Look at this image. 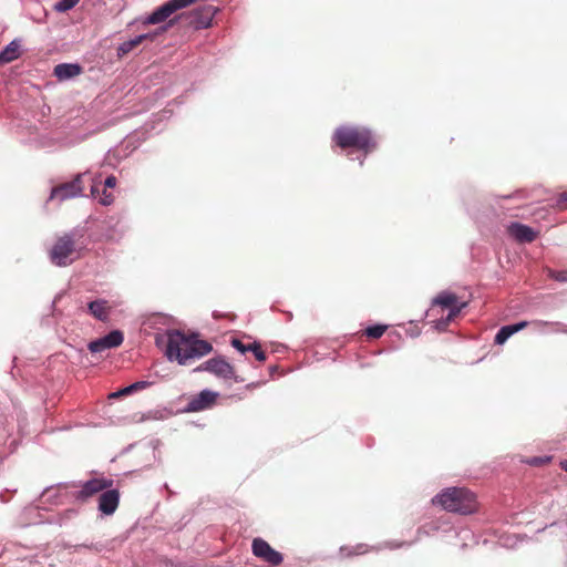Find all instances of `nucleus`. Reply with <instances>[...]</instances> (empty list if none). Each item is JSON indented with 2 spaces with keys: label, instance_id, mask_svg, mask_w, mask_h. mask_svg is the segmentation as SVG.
Masks as SVG:
<instances>
[{
  "label": "nucleus",
  "instance_id": "4",
  "mask_svg": "<svg viewBox=\"0 0 567 567\" xmlns=\"http://www.w3.org/2000/svg\"><path fill=\"white\" fill-rule=\"evenodd\" d=\"M79 257L80 249L71 234L59 237L50 250L51 261L60 267L70 265Z\"/></svg>",
  "mask_w": 567,
  "mask_h": 567
},
{
  "label": "nucleus",
  "instance_id": "31",
  "mask_svg": "<svg viewBox=\"0 0 567 567\" xmlns=\"http://www.w3.org/2000/svg\"><path fill=\"white\" fill-rule=\"evenodd\" d=\"M150 385H151V383L147 381H137L130 385V390H132V392H135L137 390L146 389Z\"/></svg>",
  "mask_w": 567,
  "mask_h": 567
},
{
  "label": "nucleus",
  "instance_id": "27",
  "mask_svg": "<svg viewBox=\"0 0 567 567\" xmlns=\"http://www.w3.org/2000/svg\"><path fill=\"white\" fill-rule=\"evenodd\" d=\"M548 277L560 282H567V269L560 271L548 269Z\"/></svg>",
  "mask_w": 567,
  "mask_h": 567
},
{
  "label": "nucleus",
  "instance_id": "15",
  "mask_svg": "<svg viewBox=\"0 0 567 567\" xmlns=\"http://www.w3.org/2000/svg\"><path fill=\"white\" fill-rule=\"evenodd\" d=\"M527 326H528L527 321H520L515 324H508V326L502 327L495 336V340H494L495 343L496 344L505 343L511 336L523 330Z\"/></svg>",
  "mask_w": 567,
  "mask_h": 567
},
{
  "label": "nucleus",
  "instance_id": "14",
  "mask_svg": "<svg viewBox=\"0 0 567 567\" xmlns=\"http://www.w3.org/2000/svg\"><path fill=\"white\" fill-rule=\"evenodd\" d=\"M82 72V66L76 63H61L55 65L53 70L54 76L60 81L72 79Z\"/></svg>",
  "mask_w": 567,
  "mask_h": 567
},
{
  "label": "nucleus",
  "instance_id": "23",
  "mask_svg": "<svg viewBox=\"0 0 567 567\" xmlns=\"http://www.w3.org/2000/svg\"><path fill=\"white\" fill-rule=\"evenodd\" d=\"M467 306V302L466 301H461L458 302L457 305L453 306L452 308H449L450 309V312L445 319V324H447L449 322L453 321L457 316L458 313Z\"/></svg>",
  "mask_w": 567,
  "mask_h": 567
},
{
  "label": "nucleus",
  "instance_id": "6",
  "mask_svg": "<svg viewBox=\"0 0 567 567\" xmlns=\"http://www.w3.org/2000/svg\"><path fill=\"white\" fill-rule=\"evenodd\" d=\"M217 12L218 8L212 4L202 6L187 14V18L189 19L188 23L195 30L210 28L213 19Z\"/></svg>",
  "mask_w": 567,
  "mask_h": 567
},
{
  "label": "nucleus",
  "instance_id": "25",
  "mask_svg": "<svg viewBox=\"0 0 567 567\" xmlns=\"http://www.w3.org/2000/svg\"><path fill=\"white\" fill-rule=\"evenodd\" d=\"M106 349H109V347H106V343L104 342L103 338L94 340V341H91L89 343V350L91 352H93V353L102 352V351H104Z\"/></svg>",
  "mask_w": 567,
  "mask_h": 567
},
{
  "label": "nucleus",
  "instance_id": "30",
  "mask_svg": "<svg viewBox=\"0 0 567 567\" xmlns=\"http://www.w3.org/2000/svg\"><path fill=\"white\" fill-rule=\"evenodd\" d=\"M550 461V457H532L527 461L528 464L533 466H540L547 464Z\"/></svg>",
  "mask_w": 567,
  "mask_h": 567
},
{
  "label": "nucleus",
  "instance_id": "24",
  "mask_svg": "<svg viewBox=\"0 0 567 567\" xmlns=\"http://www.w3.org/2000/svg\"><path fill=\"white\" fill-rule=\"evenodd\" d=\"M249 352H252L254 357L259 362H265L267 360V355H266L265 351L261 349L260 343H258L256 341L251 342V349Z\"/></svg>",
  "mask_w": 567,
  "mask_h": 567
},
{
  "label": "nucleus",
  "instance_id": "12",
  "mask_svg": "<svg viewBox=\"0 0 567 567\" xmlns=\"http://www.w3.org/2000/svg\"><path fill=\"white\" fill-rule=\"evenodd\" d=\"M507 231L518 243H533L537 238V233L532 227L519 223H512Z\"/></svg>",
  "mask_w": 567,
  "mask_h": 567
},
{
  "label": "nucleus",
  "instance_id": "20",
  "mask_svg": "<svg viewBox=\"0 0 567 567\" xmlns=\"http://www.w3.org/2000/svg\"><path fill=\"white\" fill-rule=\"evenodd\" d=\"M365 546L364 545H358L355 547H347V546H342L340 549H339V555L341 558H350L354 555H360V554H363L365 551Z\"/></svg>",
  "mask_w": 567,
  "mask_h": 567
},
{
  "label": "nucleus",
  "instance_id": "3",
  "mask_svg": "<svg viewBox=\"0 0 567 567\" xmlns=\"http://www.w3.org/2000/svg\"><path fill=\"white\" fill-rule=\"evenodd\" d=\"M332 143L342 148H355L369 153L375 148L370 130L362 126L342 125L334 130Z\"/></svg>",
  "mask_w": 567,
  "mask_h": 567
},
{
  "label": "nucleus",
  "instance_id": "7",
  "mask_svg": "<svg viewBox=\"0 0 567 567\" xmlns=\"http://www.w3.org/2000/svg\"><path fill=\"white\" fill-rule=\"evenodd\" d=\"M252 554L271 566H279L284 557L281 553L275 550L262 538H255L251 544Z\"/></svg>",
  "mask_w": 567,
  "mask_h": 567
},
{
  "label": "nucleus",
  "instance_id": "5",
  "mask_svg": "<svg viewBox=\"0 0 567 567\" xmlns=\"http://www.w3.org/2000/svg\"><path fill=\"white\" fill-rule=\"evenodd\" d=\"M83 174H78L71 182L62 183L52 188L50 198H58L63 202L79 195H82L84 185L82 182Z\"/></svg>",
  "mask_w": 567,
  "mask_h": 567
},
{
  "label": "nucleus",
  "instance_id": "2",
  "mask_svg": "<svg viewBox=\"0 0 567 567\" xmlns=\"http://www.w3.org/2000/svg\"><path fill=\"white\" fill-rule=\"evenodd\" d=\"M434 505H440L444 511L461 515H470L478 511L476 495L466 487H447L433 499Z\"/></svg>",
  "mask_w": 567,
  "mask_h": 567
},
{
  "label": "nucleus",
  "instance_id": "17",
  "mask_svg": "<svg viewBox=\"0 0 567 567\" xmlns=\"http://www.w3.org/2000/svg\"><path fill=\"white\" fill-rule=\"evenodd\" d=\"M19 56L20 44L17 40H13L0 52V64L10 63Z\"/></svg>",
  "mask_w": 567,
  "mask_h": 567
},
{
  "label": "nucleus",
  "instance_id": "13",
  "mask_svg": "<svg viewBox=\"0 0 567 567\" xmlns=\"http://www.w3.org/2000/svg\"><path fill=\"white\" fill-rule=\"evenodd\" d=\"M89 313L100 321H107L112 306L105 299H97L87 305Z\"/></svg>",
  "mask_w": 567,
  "mask_h": 567
},
{
  "label": "nucleus",
  "instance_id": "37",
  "mask_svg": "<svg viewBox=\"0 0 567 567\" xmlns=\"http://www.w3.org/2000/svg\"><path fill=\"white\" fill-rule=\"evenodd\" d=\"M537 323H538V324H548V322H547V321H538Z\"/></svg>",
  "mask_w": 567,
  "mask_h": 567
},
{
  "label": "nucleus",
  "instance_id": "29",
  "mask_svg": "<svg viewBox=\"0 0 567 567\" xmlns=\"http://www.w3.org/2000/svg\"><path fill=\"white\" fill-rule=\"evenodd\" d=\"M556 208L559 210L567 209V193H561L555 204Z\"/></svg>",
  "mask_w": 567,
  "mask_h": 567
},
{
  "label": "nucleus",
  "instance_id": "19",
  "mask_svg": "<svg viewBox=\"0 0 567 567\" xmlns=\"http://www.w3.org/2000/svg\"><path fill=\"white\" fill-rule=\"evenodd\" d=\"M104 342L109 349L120 347L124 340L123 333L118 330L111 331L109 334L103 337Z\"/></svg>",
  "mask_w": 567,
  "mask_h": 567
},
{
  "label": "nucleus",
  "instance_id": "16",
  "mask_svg": "<svg viewBox=\"0 0 567 567\" xmlns=\"http://www.w3.org/2000/svg\"><path fill=\"white\" fill-rule=\"evenodd\" d=\"M154 37H155V34L145 33V34H140V35L135 37L134 39L123 42L118 47V55L122 56V55L130 53L133 49H135L141 43H143V41L153 40Z\"/></svg>",
  "mask_w": 567,
  "mask_h": 567
},
{
  "label": "nucleus",
  "instance_id": "9",
  "mask_svg": "<svg viewBox=\"0 0 567 567\" xmlns=\"http://www.w3.org/2000/svg\"><path fill=\"white\" fill-rule=\"evenodd\" d=\"M218 393L210 390H203L188 400L186 411L199 412L213 408L216 404Z\"/></svg>",
  "mask_w": 567,
  "mask_h": 567
},
{
  "label": "nucleus",
  "instance_id": "10",
  "mask_svg": "<svg viewBox=\"0 0 567 567\" xmlns=\"http://www.w3.org/2000/svg\"><path fill=\"white\" fill-rule=\"evenodd\" d=\"M113 486L112 480L106 478H92L85 482L81 489L76 493L75 497L80 501H86L100 492H104Z\"/></svg>",
  "mask_w": 567,
  "mask_h": 567
},
{
  "label": "nucleus",
  "instance_id": "33",
  "mask_svg": "<svg viewBox=\"0 0 567 567\" xmlns=\"http://www.w3.org/2000/svg\"><path fill=\"white\" fill-rule=\"evenodd\" d=\"M131 393H133V392H132V390H130V385H128V386L122 389L118 392L112 393L111 396L112 398H117V396L127 395V394H131Z\"/></svg>",
  "mask_w": 567,
  "mask_h": 567
},
{
  "label": "nucleus",
  "instance_id": "36",
  "mask_svg": "<svg viewBox=\"0 0 567 567\" xmlns=\"http://www.w3.org/2000/svg\"><path fill=\"white\" fill-rule=\"evenodd\" d=\"M560 467H561L564 471H566V472H567V461H563V462L560 463Z\"/></svg>",
  "mask_w": 567,
  "mask_h": 567
},
{
  "label": "nucleus",
  "instance_id": "11",
  "mask_svg": "<svg viewBox=\"0 0 567 567\" xmlns=\"http://www.w3.org/2000/svg\"><path fill=\"white\" fill-rule=\"evenodd\" d=\"M120 503L117 489L107 488L99 497V509L105 515H112Z\"/></svg>",
  "mask_w": 567,
  "mask_h": 567
},
{
  "label": "nucleus",
  "instance_id": "34",
  "mask_svg": "<svg viewBox=\"0 0 567 567\" xmlns=\"http://www.w3.org/2000/svg\"><path fill=\"white\" fill-rule=\"evenodd\" d=\"M91 194L92 196H97L100 194V189L97 186L93 185L92 188H91Z\"/></svg>",
  "mask_w": 567,
  "mask_h": 567
},
{
  "label": "nucleus",
  "instance_id": "35",
  "mask_svg": "<svg viewBox=\"0 0 567 567\" xmlns=\"http://www.w3.org/2000/svg\"><path fill=\"white\" fill-rule=\"evenodd\" d=\"M174 22H175L174 19L169 20L167 23V27L163 28V30L166 31L168 27H172L174 24Z\"/></svg>",
  "mask_w": 567,
  "mask_h": 567
},
{
  "label": "nucleus",
  "instance_id": "32",
  "mask_svg": "<svg viewBox=\"0 0 567 567\" xmlns=\"http://www.w3.org/2000/svg\"><path fill=\"white\" fill-rule=\"evenodd\" d=\"M115 186H116V177L113 175L106 177V179L104 182V187L105 188H114Z\"/></svg>",
  "mask_w": 567,
  "mask_h": 567
},
{
  "label": "nucleus",
  "instance_id": "28",
  "mask_svg": "<svg viewBox=\"0 0 567 567\" xmlns=\"http://www.w3.org/2000/svg\"><path fill=\"white\" fill-rule=\"evenodd\" d=\"M114 200V196L111 192L107 190V188H103L101 196H100V203L104 206L111 205Z\"/></svg>",
  "mask_w": 567,
  "mask_h": 567
},
{
  "label": "nucleus",
  "instance_id": "1",
  "mask_svg": "<svg viewBox=\"0 0 567 567\" xmlns=\"http://www.w3.org/2000/svg\"><path fill=\"white\" fill-rule=\"evenodd\" d=\"M156 344L165 348V355L169 361H177L185 365L189 360L202 358L212 352L213 346L205 340L187 337L178 330H168L156 336Z\"/></svg>",
  "mask_w": 567,
  "mask_h": 567
},
{
  "label": "nucleus",
  "instance_id": "21",
  "mask_svg": "<svg viewBox=\"0 0 567 567\" xmlns=\"http://www.w3.org/2000/svg\"><path fill=\"white\" fill-rule=\"evenodd\" d=\"M386 330V326L377 324L372 327H368L365 329V334L371 339H379L383 336Z\"/></svg>",
  "mask_w": 567,
  "mask_h": 567
},
{
  "label": "nucleus",
  "instance_id": "22",
  "mask_svg": "<svg viewBox=\"0 0 567 567\" xmlns=\"http://www.w3.org/2000/svg\"><path fill=\"white\" fill-rule=\"evenodd\" d=\"M80 0H60L54 4V10L58 12H66L74 8Z\"/></svg>",
  "mask_w": 567,
  "mask_h": 567
},
{
  "label": "nucleus",
  "instance_id": "18",
  "mask_svg": "<svg viewBox=\"0 0 567 567\" xmlns=\"http://www.w3.org/2000/svg\"><path fill=\"white\" fill-rule=\"evenodd\" d=\"M461 302L455 293L442 291L434 299L433 306H441L442 308H452Z\"/></svg>",
  "mask_w": 567,
  "mask_h": 567
},
{
  "label": "nucleus",
  "instance_id": "8",
  "mask_svg": "<svg viewBox=\"0 0 567 567\" xmlns=\"http://www.w3.org/2000/svg\"><path fill=\"white\" fill-rule=\"evenodd\" d=\"M195 371H207L223 379H231L235 375L234 367L223 358H213L200 365Z\"/></svg>",
  "mask_w": 567,
  "mask_h": 567
},
{
  "label": "nucleus",
  "instance_id": "26",
  "mask_svg": "<svg viewBox=\"0 0 567 567\" xmlns=\"http://www.w3.org/2000/svg\"><path fill=\"white\" fill-rule=\"evenodd\" d=\"M230 343L236 350H238L243 354L250 351L251 349V343L246 344L237 338L231 339Z\"/></svg>",
  "mask_w": 567,
  "mask_h": 567
}]
</instances>
